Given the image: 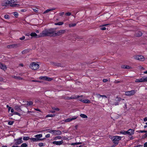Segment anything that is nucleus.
I'll return each instance as SVG.
<instances>
[{"label": "nucleus", "mask_w": 147, "mask_h": 147, "mask_svg": "<svg viewBox=\"0 0 147 147\" xmlns=\"http://www.w3.org/2000/svg\"><path fill=\"white\" fill-rule=\"evenodd\" d=\"M135 93L136 92L135 90H131L125 92V95L128 96H131L134 95Z\"/></svg>", "instance_id": "obj_7"}, {"label": "nucleus", "mask_w": 147, "mask_h": 147, "mask_svg": "<svg viewBox=\"0 0 147 147\" xmlns=\"http://www.w3.org/2000/svg\"><path fill=\"white\" fill-rule=\"evenodd\" d=\"M117 100H116V102L114 103L112 105H119V102L120 101L122 100H124V99H122V98L120 97H117Z\"/></svg>", "instance_id": "obj_10"}, {"label": "nucleus", "mask_w": 147, "mask_h": 147, "mask_svg": "<svg viewBox=\"0 0 147 147\" xmlns=\"http://www.w3.org/2000/svg\"><path fill=\"white\" fill-rule=\"evenodd\" d=\"M39 79L43 80H46L48 81H51L53 79L47 76H40Z\"/></svg>", "instance_id": "obj_8"}, {"label": "nucleus", "mask_w": 147, "mask_h": 147, "mask_svg": "<svg viewBox=\"0 0 147 147\" xmlns=\"http://www.w3.org/2000/svg\"><path fill=\"white\" fill-rule=\"evenodd\" d=\"M71 14L70 12H68L65 13V15L67 16H70L71 15Z\"/></svg>", "instance_id": "obj_47"}, {"label": "nucleus", "mask_w": 147, "mask_h": 147, "mask_svg": "<svg viewBox=\"0 0 147 147\" xmlns=\"http://www.w3.org/2000/svg\"><path fill=\"white\" fill-rule=\"evenodd\" d=\"M50 137V134H48L45 136V137L47 138H49Z\"/></svg>", "instance_id": "obj_53"}, {"label": "nucleus", "mask_w": 147, "mask_h": 147, "mask_svg": "<svg viewBox=\"0 0 147 147\" xmlns=\"http://www.w3.org/2000/svg\"><path fill=\"white\" fill-rule=\"evenodd\" d=\"M19 47V45L17 44H12L7 45V47L8 48L12 49L16 48Z\"/></svg>", "instance_id": "obj_9"}, {"label": "nucleus", "mask_w": 147, "mask_h": 147, "mask_svg": "<svg viewBox=\"0 0 147 147\" xmlns=\"http://www.w3.org/2000/svg\"><path fill=\"white\" fill-rule=\"evenodd\" d=\"M61 134V132L60 130H54L53 134L55 135H60Z\"/></svg>", "instance_id": "obj_18"}, {"label": "nucleus", "mask_w": 147, "mask_h": 147, "mask_svg": "<svg viewBox=\"0 0 147 147\" xmlns=\"http://www.w3.org/2000/svg\"><path fill=\"white\" fill-rule=\"evenodd\" d=\"M76 23H74V24H70L69 25V27H74L76 26Z\"/></svg>", "instance_id": "obj_33"}, {"label": "nucleus", "mask_w": 147, "mask_h": 147, "mask_svg": "<svg viewBox=\"0 0 147 147\" xmlns=\"http://www.w3.org/2000/svg\"><path fill=\"white\" fill-rule=\"evenodd\" d=\"M126 65H122L121 66V68L123 69H126L125 66Z\"/></svg>", "instance_id": "obj_52"}, {"label": "nucleus", "mask_w": 147, "mask_h": 147, "mask_svg": "<svg viewBox=\"0 0 147 147\" xmlns=\"http://www.w3.org/2000/svg\"><path fill=\"white\" fill-rule=\"evenodd\" d=\"M25 38V37L24 36H23L22 37L20 38V39L21 40H23Z\"/></svg>", "instance_id": "obj_51"}, {"label": "nucleus", "mask_w": 147, "mask_h": 147, "mask_svg": "<svg viewBox=\"0 0 147 147\" xmlns=\"http://www.w3.org/2000/svg\"><path fill=\"white\" fill-rule=\"evenodd\" d=\"M144 147H147V142H146L144 144Z\"/></svg>", "instance_id": "obj_58"}, {"label": "nucleus", "mask_w": 147, "mask_h": 147, "mask_svg": "<svg viewBox=\"0 0 147 147\" xmlns=\"http://www.w3.org/2000/svg\"><path fill=\"white\" fill-rule=\"evenodd\" d=\"M56 29L55 28L47 29V36L52 37L60 36L66 32V30H60L55 33Z\"/></svg>", "instance_id": "obj_1"}, {"label": "nucleus", "mask_w": 147, "mask_h": 147, "mask_svg": "<svg viewBox=\"0 0 147 147\" xmlns=\"http://www.w3.org/2000/svg\"><path fill=\"white\" fill-rule=\"evenodd\" d=\"M21 12H25L26 11V9H22L21 10Z\"/></svg>", "instance_id": "obj_59"}, {"label": "nucleus", "mask_w": 147, "mask_h": 147, "mask_svg": "<svg viewBox=\"0 0 147 147\" xmlns=\"http://www.w3.org/2000/svg\"><path fill=\"white\" fill-rule=\"evenodd\" d=\"M142 34L141 32L138 31L136 32L135 34V36L136 37H140L142 36Z\"/></svg>", "instance_id": "obj_21"}, {"label": "nucleus", "mask_w": 147, "mask_h": 147, "mask_svg": "<svg viewBox=\"0 0 147 147\" xmlns=\"http://www.w3.org/2000/svg\"><path fill=\"white\" fill-rule=\"evenodd\" d=\"M42 134H37L34 136V137L36 138H41L42 137Z\"/></svg>", "instance_id": "obj_28"}, {"label": "nucleus", "mask_w": 147, "mask_h": 147, "mask_svg": "<svg viewBox=\"0 0 147 147\" xmlns=\"http://www.w3.org/2000/svg\"><path fill=\"white\" fill-rule=\"evenodd\" d=\"M52 109L54 110H55L57 111H58L59 110V109L58 108H56L55 107H52Z\"/></svg>", "instance_id": "obj_42"}, {"label": "nucleus", "mask_w": 147, "mask_h": 147, "mask_svg": "<svg viewBox=\"0 0 147 147\" xmlns=\"http://www.w3.org/2000/svg\"><path fill=\"white\" fill-rule=\"evenodd\" d=\"M13 114L17 115L20 116H21V114H20L19 113H18L17 112H14L13 113Z\"/></svg>", "instance_id": "obj_40"}, {"label": "nucleus", "mask_w": 147, "mask_h": 147, "mask_svg": "<svg viewBox=\"0 0 147 147\" xmlns=\"http://www.w3.org/2000/svg\"><path fill=\"white\" fill-rule=\"evenodd\" d=\"M13 15L16 18H17L18 16V14L16 12H13Z\"/></svg>", "instance_id": "obj_35"}, {"label": "nucleus", "mask_w": 147, "mask_h": 147, "mask_svg": "<svg viewBox=\"0 0 147 147\" xmlns=\"http://www.w3.org/2000/svg\"><path fill=\"white\" fill-rule=\"evenodd\" d=\"M144 121H147V117H145L144 119Z\"/></svg>", "instance_id": "obj_62"}, {"label": "nucleus", "mask_w": 147, "mask_h": 147, "mask_svg": "<svg viewBox=\"0 0 147 147\" xmlns=\"http://www.w3.org/2000/svg\"><path fill=\"white\" fill-rule=\"evenodd\" d=\"M63 24V22H59L58 23H55V24L56 25H61Z\"/></svg>", "instance_id": "obj_31"}, {"label": "nucleus", "mask_w": 147, "mask_h": 147, "mask_svg": "<svg viewBox=\"0 0 147 147\" xmlns=\"http://www.w3.org/2000/svg\"><path fill=\"white\" fill-rule=\"evenodd\" d=\"M28 50H25L22 52V53L23 54H25V53H26L28 52Z\"/></svg>", "instance_id": "obj_39"}, {"label": "nucleus", "mask_w": 147, "mask_h": 147, "mask_svg": "<svg viewBox=\"0 0 147 147\" xmlns=\"http://www.w3.org/2000/svg\"><path fill=\"white\" fill-rule=\"evenodd\" d=\"M14 108L15 110L18 112H20L21 111V110L20 109V106H18L17 105H16L14 107Z\"/></svg>", "instance_id": "obj_22"}, {"label": "nucleus", "mask_w": 147, "mask_h": 147, "mask_svg": "<svg viewBox=\"0 0 147 147\" xmlns=\"http://www.w3.org/2000/svg\"><path fill=\"white\" fill-rule=\"evenodd\" d=\"M96 95L98 98H99L100 97L102 96V95H101L99 94H96Z\"/></svg>", "instance_id": "obj_49"}, {"label": "nucleus", "mask_w": 147, "mask_h": 147, "mask_svg": "<svg viewBox=\"0 0 147 147\" xmlns=\"http://www.w3.org/2000/svg\"><path fill=\"white\" fill-rule=\"evenodd\" d=\"M120 134H122L124 135L127 134V131H122L120 132Z\"/></svg>", "instance_id": "obj_32"}, {"label": "nucleus", "mask_w": 147, "mask_h": 147, "mask_svg": "<svg viewBox=\"0 0 147 147\" xmlns=\"http://www.w3.org/2000/svg\"><path fill=\"white\" fill-rule=\"evenodd\" d=\"M39 65L35 62H32L30 65V67L33 70H35L39 67Z\"/></svg>", "instance_id": "obj_4"}, {"label": "nucleus", "mask_w": 147, "mask_h": 147, "mask_svg": "<svg viewBox=\"0 0 147 147\" xmlns=\"http://www.w3.org/2000/svg\"><path fill=\"white\" fill-rule=\"evenodd\" d=\"M61 136H57L55 138V140H56V139H61Z\"/></svg>", "instance_id": "obj_44"}, {"label": "nucleus", "mask_w": 147, "mask_h": 147, "mask_svg": "<svg viewBox=\"0 0 147 147\" xmlns=\"http://www.w3.org/2000/svg\"><path fill=\"white\" fill-rule=\"evenodd\" d=\"M144 82H147V77H144Z\"/></svg>", "instance_id": "obj_54"}, {"label": "nucleus", "mask_w": 147, "mask_h": 147, "mask_svg": "<svg viewBox=\"0 0 147 147\" xmlns=\"http://www.w3.org/2000/svg\"><path fill=\"white\" fill-rule=\"evenodd\" d=\"M137 132L138 133H144V132H147V131H146V130H139L138 131H137Z\"/></svg>", "instance_id": "obj_37"}, {"label": "nucleus", "mask_w": 147, "mask_h": 147, "mask_svg": "<svg viewBox=\"0 0 147 147\" xmlns=\"http://www.w3.org/2000/svg\"><path fill=\"white\" fill-rule=\"evenodd\" d=\"M38 145L39 146L41 147L43 146V143H38Z\"/></svg>", "instance_id": "obj_48"}, {"label": "nucleus", "mask_w": 147, "mask_h": 147, "mask_svg": "<svg viewBox=\"0 0 147 147\" xmlns=\"http://www.w3.org/2000/svg\"><path fill=\"white\" fill-rule=\"evenodd\" d=\"M80 116L83 118H87V116L84 114H81L80 115Z\"/></svg>", "instance_id": "obj_30"}, {"label": "nucleus", "mask_w": 147, "mask_h": 147, "mask_svg": "<svg viewBox=\"0 0 147 147\" xmlns=\"http://www.w3.org/2000/svg\"><path fill=\"white\" fill-rule=\"evenodd\" d=\"M79 100L82 102L86 103H89L91 102L90 101L88 100H83L82 99H79Z\"/></svg>", "instance_id": "obj_17"}, {"label": "nucleus", "mask_w": 147, "mask_h": 147, "mask_svg": "<svg viewBox=\"0 0 147 147\" xmlns=\"http://www.w3.org/2000/svg\"><path fill=\"white\" fill-rule=\"evenodd\" d=\"M4 18L5 19H9V16L8 15L6 14L4 16Z\"/></svg>", "instance_id": "obj_46"}, {"label": "nucleus", "mask_w": 147, "mask_h": 147, "mask_svg": "<svg viewBox=\"0 0 147 147\" xmlns=\"http://www.w3.org/2000/svg\"><path fill=\"white\" fill-rule=\"evenodd\" d=\"M44 139H41L39 138H30V140H31V141L33 142H38L39 141H41L43 140Z\"/></svg>", "instance_id": "obj_13"}, {"label": "nucleus", "mask_w": 147, "mask_h": 147, "mask_svg": "<svg viewBox=\"0 0 147 147\" xmlns=\"http://www.w3.org/2000/svg\"><path fill=\"white\" fill-rule=\"evenodd\" d=\"M121 137L119 136H115L111 138L113 143L115 144H117L119 143V141L121 139Z\"/></svg>", "instance_id": "obj_5"}, {"label": "nucleus", "mask_w": 147, "mask_h": 147, "mask_svg": "<svg viewBox=\"0 0 147 147\" xmlns=\"http://www.w3.org/2000/svg\"><path fill=\"white\" fill-rule=\"evenodd\" d=\"M75 39L76 40H77V39H80V37L78 36H76V37L75 38Z\"/></svg>", "instance_id": "obj_55"}, {"label": "nucleus", "mask_w": 147, "mask_h": 147, "mask_svg": "<svg viewBox=\"0 0 147 147\" xmlns=\"http://www.w3.org/2000/svg\"><path fill=\"white\" fill-rule=\"evenodd\" d=\"M134 130L133 129H129L127 131V134L131 136L134 134Z\"/></svg>", "instance_id": "obj_12"}, {"label": "nucleus", "mask_w": 147, "mask_h": 147, "mask_svg": "<svg viewBox=\"0 0 147 147\" xmlns=\"http://www.w3.org/2000/svg\"><path fill=\"white\" fill-rule=\"evenodd\" d=\"M32 82H41L40 81H38V80H32Z\"/></svg>", "instance_id": "obj_57"}, {"label": "nucleus", "mask_w": 147, "mask_h": 147, "mask_svg": "<svg viewBox=\"0 0 147 147\" xmlns=\"http://www.w3.org/2000/svg\"><path fill=\"white\" fill-rule=\"evenodd\" d=\"M77 118V117L76 116H74L72 117V118H68L65 120V122H70L72 121V120L76 119Z\"/></svg>", "instance_id": "obj_15"}, {"label": "nucleus", "mask_w": 147, "mask_h": 147, "mask_svg": "<svg viewBox=\"0 0 147 147\" xmlns=\"http://www.w3.org/2000/svg\"><path fill=\"white\" fill-rule=\"evenodd\" d=\"M21 147H27V145L25 143L22 144L21 146Z\"/></svg>", "instance_id": "obj_36"}, {"label": "nucleus", "mask_w": 147, "mask_h": 147, "mask_svg": "<svg viewBox=\"0 0 147 147\" xmlns=\"http://www.w3.org/2000/svg\"><path fill=\"white\" fill-rule=\"evenodd\" d=\"M12 1H4L2 3V6H10L11 7H18L19 6L18 4L12 2Z\"/></svg>", "instance_id": "obj_3"}, {"label": "nucleus", "mask_w": 147, "mask_h": 147, "mask_svg": "<svg viewBox=\"0 0 147 147\" xmlns=\"http://www.w3.org/2000/svg\"><path fill=\"white\" fill-rule=\"evenodd\" d=\"M108 81L107 79H104L103 80V82H106Z\"/></svg>", "instance_id": "obj_56"}, {"label": "nucleus", "mask_w": 147, "mask_h": 147, "mask_svg": "<svg viewBox=\"0 0 147 147\" xmlns=\"http://www.w3.org/2000/svg\"><path fill=\"white\" fill-rule=\"evenodd\" d=\"M14 123V121H9L8 123V124L10 125H12Z\"/></svg>", "instance_id": "obj_41"}, {"label": "nucleus", "mask_w": 147, "mask_h": 147, "mask_svg": "<svg viewBox=\"0 0 147 147\" xmlns=\"http://www.w3.org/2000/svg\"><path fill=\"white\" fill-rule=\"evenodd\" d=\"M109 24H106L102 25L100 26L101 27H101L100 28V30H106V28L105 27H104V26H106L107 25H109Z\"/></svg>", "instance_id": "obj_24"}, {"label": "nucleus", "mask_w": 147, "mask_h": 147, "mask_svg": "<svg viewBox=\"0 0 147 147\" xmlns=\"http://www.w3.org/2000/svg\"><path fill=\"white\" fill-rule=\"evenodd\" d=\"M125 68L126 69H130L132 68V67L131 66L128 65H126Z\"/></svg>", "instance_id": "obj_43"}, {"label": "nucleus", "mask_w": 147, "mask_h": 147, "mask_svg": "<svg viewBox=\"0 0 147 147\" xmlns=\"http://www.w3.org/2000/svg\"><path fill=\"white\" fill-rule=\"evenodd\" d=\"M54 131V130H51L49 131V132L50 133L53 134Z\"/></svg>", "instance_id": "obj_50"}, {"label": "nucleus", "mask_w": 147, "mask_h": 147, "mask_svg": "<svg viewBox=\"0 0 147 147\" xmlns=\"http://www.w3.org/2000/svg\"><path fill=\"white\" fill-rule=\"evenodd\" d=\"M30 138L29 136H24L23 137V139L24 140H28L30 139Z\"/></svg>", "instance_id": "obj_29"}, {"label": "nucleus", "mask_w": 147, "mask_h": 147, "mask_svg": "<svg viewBox=\"0 0 147 147\" xmlns=\"http://www.w3.org/2000/svg\"><path fill=\"white\" fill-rule=\"evenodd\" d=\"M12 77L15 79H18L19 80H22L23 79L22 78H21L19 76H12Z\"/></svg>", "instance_id": "obj_27"}, {"label": "nucleus", "mask_w": 147, "mask_h": 147, "mask_svg": "<svg viewBox=\"0 0 147 147\" xmlns=\"http://www.w3.org/2000/svg\"><path fill=\"white\" fill-rule=\"evenodd\" d=\"M33 104V102L32 101H29L27 102L26 105L28 106L32 105Z\"/></svg>", "instance_id": "obj_25"}, {"label": "nucleus", "mask_w": 147, "mask_h": 147, "mask_svg": "<svg viewBox=\"0 0 147 147\" xmlns=\"http://www.w3.org/2000/svg\"><path fill=\"white\" fill-rule=\"evenodd\" d=\"M55 116V115L54 114H49L46 116V117H52Z\"/></svg>", "instance_id": "obj_34"}, {"label": "nucleus", "mask_w": 147, "mask_h": 147, "mask_svg": "<svg viewBox=\"0 0 147 147\" xmlns=\"http://www.w3.org/2000/svg\"><path fill=\"white\" fill-rule=\"evenodd\" d=\"M35 110L36 111H40V109H38V108H37V109H35Z\"/></svg>", "instance_id": "obj_64"}, {"label": "nucleus", "mask_w": 147, "mask_h": 147, "mask_svg": "<svg viewBox=\"0 0 147 147\" xmlns=\"http://www.w3.org/2000/svg\"><path fill=\"white\" fill-rule=\"evenodd\" d=\"M64 13V12H62L61 13H60L59 14H60V16H62L63 15Z\"/></svg>", "instance_id": "obj_60"}, {"label": "nucleus", "mask_w": 147, "mask_h": 147, "mask_svg": "<svg viewBox=\"0 0 147 147\" xmlns=\"http://www.w3.org/2000/svg\"><path fill=\"white\" fill-rule=\"evenodd\" d=\"M80 97V96H75L74 97H69V99H74V98H78Z\"/></svg>", "instance_id": "obj_38"}, {"label": "nucleus", "mask_w": 147, "mask_h": 147, "mask_svg": "<svg viewBox=\"0 0 147 147\" xmlns=\"http://www.w3.org/2000/svg\"><path fill=\"white\" fill-rule=\"evenodd\" d=\"M0 68L1 69L5 70L7 69V67L5 65L0 62Z\"/></svg>", "instance_id": "obj_19"}, {"label": "nucleus", "mask_w": 147, "mask_h": 147, "mask_svg": "<svg viewBox=\"0 0 147 147\" xmlns=\"http://www.w3.org/2000/svg\"><path fill=\"white\" fill-rule=\"evenodd\" d=\"M0 68L1 69L5 70L7 69V67L5 65L0 62Z\"/></svg>", "instance_id": "obj_20"}, {"label": "nucleus", "mask_w": 147, "mask_h": 147, "mask_svg": "<svg viewBox=\"0 0 147 147\" xmlns=\"http://www.w3.org/2000/svg\"><path fill=\"white\" fill-rule=\"evenodd\" d=\"M51 64L57 66H59L61 65V64L59 63L51 62Z\"/></svg>", "instance_id": "obj_26"}, {"label": "nucleus", "mask_w": 147, "mask_h": 147, "mask_svg": "<svg viewBox=\"0 0 147 147\" xmlns=\"http://www.w3.org/2000/svg\"><path fill=\"white\" fill-rule=\"evenodd\" d=\"M30 35L32 37L35 38H39L42 37L47 36V28L45 29L39 35H38L35 32H32L30 34Z\"/></svg>", "instance_id": "obj_2"}, {"label": "nucleus", "mask_w": 147, "mask_h": 147, "mask_svg": "<svg viewBox=\"0 0 147 147\" xmlns=\"http://www.w3.org/2000/svg\"><path fill=\"white\" fill-rule=\"evenodd\" d=\"M25 35L27 36H29L30 35V34L29 33H27Z\"/></svg>", "instance_id": "obj_61"}, {"label": "nucleus", "mask_w": 147, "mask_h": 147, "mask_svg": "<svg viewBox=\"0 0 147 147\" xmlns=\"http://www.w3.org/2000/svg\"><path fill=\"white\" fill-rule=\"evenodd\" d=\"M55 9V8H52L51 9H48L46 10V11H45L43 12V14H45V13H48L49 11H51L54 10Z\"/></svg>", "instance_id": "obj_23"}, {"label": "nucleus", "mask_w": 147, "mask_h": 147, "mask_svg": "<svg viewBox=\"0 0 147 147\" xmlns=\"http://www.w3.org/2000/svg\"><path fill=\"white\" fill-rule=\"evenodd\" d=\"M135 59L138 60L140 61H143L144 60L145 58L144 56L140 55H136L134 56Z\"/></svg>", "instance_id": "obj_6"}, {"label": "nucleus", "mask_w": 147, "mask_h": 147, "mask_svg": "<svg viewBox=\"0 0 147 147\" xmlns=\"http://www.w3.org/2000/svg\"><path fill=\"white\" fill-rule=\"evenodd\" d=\"M101 97L102 98H107V96L105 95H102Z\"/></svg>", "instance_id": "obj_63"}, {"label": "nucleus", "mask_w": 147, "mask_h": 147, "mask_svg": "<svg viewBox=\"0 0 147 147\" xmlns=\"http://www.w3.org/2000/svg\"><path fill=\"white\" fill-rule=\"evenodd\" d=\"M53 144L57 145H60L63 143V140H62L59 141H54L53 142Z\"/></svg>", "instance_id": "obj_14"}, {"label": "nucleus", "mask_w": 147, "mask_h": 147, "mask_svg": "<svg viewBox=\"0 0 147 147\" xmlns=\"http://www.w3.org/2000/svg\"><path fill=\"white\" fill-rule=\"evenodd\" d=\"M122 82V81H117L116 80H115L114 81V83L116 84L119 83H121Z\"/></svg>", "instance_id": "obj_45"}, {"label": "nucleus", "mask_w": 147, "mask_h": 147, "mask_svg": "<svg viewBox=\"0 0 147 147\" xmlns=\"http://www.w3.org/2000/svg\"><path fill=\"white\" fill-rule=\"evenodd\" d=\"M135 82H144V77H142V78L139 79H136L135 80Z\"/></svg>", "instance_id": "obj_16"}, {"label": "nucleus", "mask_w": 147, "mask_h": 147, "mask_svg": "<svg viewBox=\"0 0 147 147\" xmlns=\"http://www.w3.org/2000/svg\"><path fill=\"white\" fill-rule=\"evenodd\" d=\"M23 141L22 140V138H20L19 139L16 140L15 144L16 145H18L22 143Z\"/></svg>", "instance_id": "obj_11"}]
</instances>
